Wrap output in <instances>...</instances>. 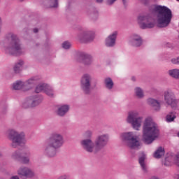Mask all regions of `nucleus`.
I'll return each instance as SVG.
<instances>
[{
    "mask_svg": "<svg viewBox=\"0 0 179 179\" xmlns=\"http://www.w3.org/2000/svg\"><path fill=\"white\" fill-rule=\"evenodd\" d=\"M142 44V39L141 38V36L138 35H134L133 36V43L132 45L135 47H139Z\"/></svg>",
    "mask_w": 179,
    "mask_h": 179,
    "instance_id": "nucleus-23",
    "label": "nucleus"
},
{
    "mask_svg": "<svg viewBox=\"0 0 179 179\" xmlns=\"http://www.w3.org/2000/svg\"><path fill=\"white\" fill-rule=\"evenodd\" d=\"M80 58L82 59V62L85 63V65H90L92 64V61H93L92 56L86 54L81 55Z\"/></svg>",
    "mask_w": 179,
    "mask_h": 179,
    "instance_id": "nucleus-21",
    "label": "nucleus"
},
{
    "mask_svg": "<svg viewBox=\"0 0 179 179\" xmlns=\"http://www.w3.org/2000/svg\"><path fill=\"white\" fill-rule=\"evenodd\" d=\"M127 121L136 131L139 130L141 125H142V117L138 116V112L136 111L129 112Z\"/></svg>",
    "mask_w": 179,
    "mask_h": 179,
    "instance_id": "nucleus-8",
    "label": "nucleus"
},
{
    "mask_svg": "<svg viewBox=\"0 0 179 179\" xmlns=\"http://www.w3.org/2000/svg\"><path fill=\"white\" fill-rule=\"evenodd\" d=\"M90 76L84 74L81 79V87L85 93H89L90 91Z\"/></svg>",
    "mask_w": 179,
    "mask_h": 179,
    "instance_id": "nucleus-13",
    "label": "nucleus"
},
{
    "mask_svg": "<svg viewBox=\"0 0 179 179\" xmlns=\"http://www.w3.org/2000/svg\"><path fill=\"white\" fill-rule=\"evenodd\" d=\"M122 2L124 3V5H125V3H127V0H122Z\"/></svg>",
    "mask_w": 179,
    "mask_h": 179,
    "instance_id": "nucleus-39",
    "label": "nucleus"
},
{
    "mask_svg": "<svg viewBox=\"0 0 179 179\" xmlns=\"http://www.w3.org/2000/svg\"><path fill=\"white\" fill-rule=\"evenodd\" d=\"M171 62H173V64H179V57L176 59H172Z\"/></svg>",
    "mask_w": 179,
    "mask_h": 179,
    "instance_id": "nucleus-32",
    "label": "nucleus"
},
{
    "mask_svg": "<svg viewBox=\"0 0 179 179\" xmlns=\"http://www.w3.org/2000/svg\"><path fill=\"white\" fill-rule=\"evenodd\" d=\"M96 2H99V3L103 2V0H96Z\"/></svg>",
    "mask_w": 179,
    "mask_h": 179,
    "instance_id": "nucleus-40",
    "label": "nucleus"
},
{
    "mask_svg": "<svg viewBox=\"0 0 179 179\" xmlns=\"http://www.w3.org/2000/svg\"><path fill=\"white\" fill-rule=\"evenodd\" d=\"M117 38V31L113 32L106 40V45L107 47H113L115 45V40Z\"/></svg>",
    "mask_w": 179,
    "mask_h": 179,
    "instance_id": "nucleus-16",
    "label": "nucleus"
},
{
    "mask_svg": "<svg viewBox=\"0 0 179 179\" xmlns=\"http://www.w3.org/2000/svg\"><path fill=\"white\" fill-rule=\"evenodd\" d=\"M85 136H87V137L92 136V131H87L85 134Z\"/></svg>",
    "mask_w": 179,
    "mask_h": 179,
    "instance_id": "nucleus-35",
    "label": "nucleus"
},
{
    "mask_svg": "<svg viewBox=\"0 0 179 179\" xmlns=\"http://www.w3.org/2000/svg\"><path fill=\"white\" fill-rule=\"evenodd\" d=\"M177 1H179V0H177Z\"/></svg>",
    "mask_w": 179,
    "mask_h": 179,
    "instance_id": "nucleus-44",
    "label": "nucleus"
},
{
    "mask_svg": "<svg viewBox=\"0 0 179 179\" xmlns=\"http://www.w3.org/2000/svg\"><path fill=\"white\" fill-rule=\"evenodd\" d=\"M35 92L36 93H41V92H44V93H45L48 96H54L52 87H50V85L47 84H39L36 87Z\"/></svg>",
    "mask_w": 179,
    "mask_h": 179,
    "instance_id": "nucleus-11",
    "label": "nucleus"
},
{
    "mask_svg": "<svg viewBox=\"0 0 179 179\" xmlns=\"http://www.w3.org/2000/svg\"><path fill=\"white\" fill-rule=\"evenodd\" d=\"M37 80L38 78L37 77H33L29 79L25 83L22 81H17L13 85V89L14 90H20V89H24L26 90V87H33L35 83H37Z\"/></svg>",
    "mask_w": 179,
    "mask_h": 179,
    "instance_id": "nucleus-10",
    "label": "nucleus"
},
{
    "mask_svg": "<svg viewBox=\"0 0 179 179\" xmlns=\"http://www.w3.org/2000/svg\"><path fill=\"white\" fill-rule=\"evenodd\" d=\"M94 38V36L90 32H85L81 36H80V40L82 43H87L89 41H92Z\"/></svg>",
    "mask_w": 179,
    "mask_h": 179,
    "instance_id": "nucleus-17",
    "label": "nucleus"
},
{
    "mask_svg": "<svg viewBox=\"0 0 179 179\" xmlns=\"http://www.w3.org/2000/svg\"><path fill=\"white\" fill-rule=\"evenodd\" d=\"M174 120H176V114L174 113H170L166 117V122H173Z\"/></svg>",
    "mask_w": 179,
    "mask_h": 179,
    "instance_id": "nucleus-26",
    "label": "nucleus"
},
{
    "mask_svg": "<svg viewBox=\"0 0 179 179\" xmlns=\"http://www.w3.org/2000/svg\"><path fill=\"white\" fill-rule=\"evenodd\" d=\"M135 93H136V96H137V97H143V91L142 90V89L139 88V87H136L135 89Z\"/></svg>",
    "mask_w": 179,
    "mask_h": 179,
    "instance_id": "nucleus-29",
    "label": "nucleus"
},
{
    "mask_svg": "<svg viewBox=\"0 0 179 179\" xmlns=\"http://www.w3.org/2000/svg\"><path fill=\"white\" fill-rule=\"evenodd\" d=\"M108 142V135H101L99 136L95 141L96 145L92 140L85 139L81 141V145L83 149L87 152L96 153L100 150V149L104 148Z\"/></svg>",
    "mask_w": 179,
    "mask_h": 179,
    "instance_id": "nucleus-2",
    "label": "nucleus"
},
{
    "mask_svg": "<svg viewBox=\"0 0 179 179\" xmlns=\"http://www.w3.org/2000/svg\"><path fill=\"white\" fill-rule=\"evenodd\" d=\"M38 31V29H37V28H35L34 29V33H37Z\"/></svg>",
    "mask_w": 179,
    "mask_h": 179,
    "instance_id": "nucleus-37",
    "label": "nucleus"
},
{
    "mask_svg": "<svg viewBox=\"0 0 179 179\" xmlns=\"http://www.w3.org/2000/svg\"><path fill=\"white\" fill-rule=\"evenodd\" d=\"M138 22L141 29H152L155 27V20L149 15H140Z\"/></svg>",
    "mask_w": 179,
    "mask_h": 179,
    "instance_id": "nucleus-9",
    "label": "nucleus"
},
{
    "mask_svg": "<svg viewBox=\"0 0 179 179\" xmlns=\"http://www.w3.org/2000/svg\"><path fill=\"white\" fill-rule=\"evenodd\" d=\"M115 1H117V0H107V3H108V5H113V3H114V2H115Z\"/></svg>",
    "mask_w": 179,
    "mask_h": 179,
    "instance_id": "nucleus-33",
    "label": "nucleus"
},
{
    "mask_svg": "<svg viewBox=\"0 0 179 179\" xmlns=\"http://www.w3.org/2000/svg\"><path fill=\"white\" fill-rule=\"evenodd\" d=\"M25 156H30V152H27L24 154H19L17 152H15L13 155V158L15 159L16 160H20L22 163H24V164H27V163H29L30 159H29V157H27Z\"/></svg>",
    "mask_w": 179,
    "mask_h": 179,
    "instance_id": "nucleus-14",
    "label": "nucleus"
},
{
    "mask_svg": "<svg viewBox=\"0 0 179 179\" xmlns=\"http://www.w3.org/2000/svg\"><path fill=\"white\" fill-rule=\"evenodd\" d=\"M8 136L10 139L13 141V148L17 146H23L26 143V140L24 139V134H19L16 131L11 129L8 131Z\"/></svg>",
    "mask_w": 179,
    "mask_h": 179,
    "instance_id": "nucleus-7",
    "label": "nucleus"
},
{
    "mask_svg": "<svg viewBox=\"0 0 179 179\" xmlns=\"http://www.w3.org/2000/svg\"><path fill=\"white\" fill-rule=\"evenodd\" d=\"M162 156H164V148L159 147L154 153L155 159H160Z\"/></svg>",
    "mask_w": 179,
    "mask_h": 179,
    "instance_id": "nucleus-22",
    "label": "nucleus"
},
{
    "mask_svg": "<svg viewBox=\"0 0 179 179\" xmlns=\"http://www.w3.org/2000/svg\"><path fill=\"white\" fill-rule=\"evenodd\" d=\"M23 68V61L20 60L14 66L15 73H19Z\"/></svg>",
    "mask_w": 179,
    "mask_h": 179,
    "instance_id": "nucleus-24",
    "label": "nucleus"
},
{
    "mask_svg": "<svg viewBox=\"0 0 179 179\" xmlns=\"http://www.w3.org/2000/svg\"><path fill=\"white\" fill-rule=\"evenodd\" d=\"M154 10L157 13V21L158 27H167V25L170 24L173 17L171 10L166 6H155Z\"/></svg>",
    "mask_w": 179,
    "mask_h": 179,
    "instance_id": "nucleus-3",
    "label": "nucleus"
},
{
    "mask_svg": "<svg viewBox=\"0 0 179 179\" xmlns=\"http://www.w3.org/2000/svg\"><path fill=\"white\" fill-rule=\"evenodd\" d=\"M69 176H66V175H62L61 176L59 179H69Z\"/></svg>",
    "mask_w": 179,
    "mask_h": 179,
    "instance_id": "nucleus-34",
    "label": "nucleus"
},
{
    "mask_svg": "<svg viewBox=\"0 0 179 179\" xmlns=\"http://www.w3.org/2000/svg\"><path fill=\"white\" fill-rule=\"evenodd\" d=\"M132 80H135V78H134V77H133V78H132Z\"/></svg>",
    "mask_w": 179,
    "mask_h": 179,
    "instance_id": "nucleus-43",
    "label": "nucleus"
},
{
    "mask_svg": "<svg viewBox=\"0 0 179 179\" xmlns=\"http://www.w3.org/2000/svg\"><path fill=\"white\" fill-rule=\"evenodd\" d=\"M7 40L10 41V47L7 49V52L12 54L13 55H19L22 53V48H20V43H19V38L16 35L10 34L7 36Z\"/></svg>",
    "mask_w": 179,
    "mask_h": 179,
    "instance_id": "nucleus-6",
    "label": "nucleus"
},
{
    "mask_svg": "<svg viewBox=\"0 0 179 179\" xmlns=\"http://www.w3.org/2000/svg\"><path fill=\"white\" fill-rule=\"evenodd\" d=\"M19 176H22L23 177H33L34 173L29 168L21 167L17 171Z\"/></svg>",
    "mask_w": 179,
    "mask_h": 179,
    "instance_id": "nucleus-15",
    "label": "nucleus"
},
{
    "mask_svg": "<svg viewBox=\"0 0 179 179\" xmlns=\"http://www.w3.org/2000/svg\"><path fill=\"white\" fill-rule=\"evenodd\" d=\"M64 145V138L58 133L53 134L48 140V145L45 150V154L49 157H54L55 149L61 148Z\"/></svg>",
    "mask_w": 179,
    "mask_h": 179,
    "instance_id": "nucleus-4",
    "label": "nucleus"
},
{
    "mask_svg": "<svg viewBox=\"0 0 179 179\" xmlns=\"http://www.w3.org/2000/svg\"><path fill=\"white\" fill-rule=\"evenodd\" d=\"M10 179H19L18 176H13Z\"/></svg>",
    "mask_w": 179,
    "mask_h": 179,
    "instance_id": "nucleus-36",
    "label": "nucleus"
},
{
    "mask_svg": "<svg viewBox=\"0 0 179 179\" xmlns=\"http://www.w3.org/2000/svg\"><path fill=\"white\" fill-rule=\"evenodd\" d=\"M174 179H179V175H176L174 176Z\"/></svg>",
    "mask_w": 179,
    "mask_h": 179,
    "instance_id": "nucleus-38",
    "label": "nucleus"
},
{
    "mask_svg": "<svg viewBox=\"0 0 179 179\" xmlns=\"http://www.w3.org/2000/svg\"><path fill=\"white\" fill-rule=\"evenodd\" d=\"M151 179H159V178H157L156 177H152Z\"/></svg>",
    "mask_w": 179,
    "mask_h": 179,
    "instance_id": "nucleus-42",
    "label": "nucleus"
},
{
    "mask_svg": "<svg viewBox=\"0 0 179 179\" xmlns=\"http://www.w3.org/2000/svg\"><path fill=\"white\" fill-rule=\"evenodd\" d=\"M67 111H69V106L67 105H63L59 107L57 110V115L62 117V115H65Z\"/></svg>",
    "mask_w": 179,
    "mask_h": 179,
    "instance_id": "nucleus-20",
    "label": "nucleus"
},
{
    "mask_svg": "<svg viewBox=\"0 0 179 179\" xmlns=\"http://www.w3.org/2000/svg\"><path fill=\"white\" fill-rule=\"evenodd\" d=\"M164 100L166 104L171 106V107H176V106H177V100L174 96V93L170 90H167L164 92Z\"/></svg>",
    "mask_w": 179,
    "mask_h": 179,
    "instance_id": "nucleus-12",
    "label": "nucleus"
},
{
    "mask_svg": "<svg viewBox=\"0 0 179 179\" xmlns=\"http://www.w3.org/2000/svg\"><path fill=\"white\" fill-rule=\"evenodd\" d=\"M145 160H146V155H145V153L143 152H141L138 159V162L140 166H141L142 170H143L144 171H146L148 166H146Z\"/></svg>",
    "mask_w": 179,
    "mask_h": 179,
    "instance_id": "nucleus-18",
    "label": "nucleus"
},
{
    "mask_svg": "<svg viewBox=\"0 0 179 179\" xmlns=\"http://www.w3.org/2000/svg\"><path fill=\"white\" fill-rule=\"evenodd\" d=\"M51 2H54V4L51 6L52 8H58V0H51Z\"/></svg>",
    "mask_w": 179,
    "mask_h": 179,
    "instance_id": "nucleus-31",
    "label": "nucleus"
},
{
    "mask_svg": "<svg viewBox=\"0 0 179 179\" xmlns=\"http://www.w3.org/2000/svg\"><path fill=\"white\" fill-rule=\"evenodd\" d=\"M41 103V99H38V97H36L34 99L32 100V103L29 107H36V106H38Z\"/></svg>",
    "mask_w": 179,
    "mask_h": 179,
    "instance_id": "nucleus-28",
    "label": "nucleus"
},
{
    "mask_svg": "<svg viewBox=\"0 0 179 179\" xmlns=\"http://www.w3.org/2000/svg\"><path fill=\"white\" fill-rule=\"evenodd\" d=\"M148 104L154 107L156 111H159V110H160V102L157 101V100L150 98L148 100Z\"/></svg>",
    "mask_w": 179,
    "mask_h": 179,
    "instance_id": "nucleus-19",
    "label": "nucleus"
},
{
    "mask_svg": "<svg viewBox=\"0 0 179 179\" xmlns=\"http://www.w3.org/2000/svg\"><path fill=\"white\" fill-rule=\"evenodd\" d=\"M143 2H144V3H146V2H148V0H142Z\"/></svg>",
    "mask_w": 179,
    "mask_h": 179,
    "instance_id": "nucleus-41",
    "label": "nucleus"
},
{
    "mask_svg": "<svg viewBox=\"0 0 179 179\" xmlns=\"http://www.w3.org/2000/svg\"><path fill=\"white\" fill-rule=\"evenodd\" d=\"M62 47L65 50H68L69 48H71V43L68 41H65L64 43H62Z\"/></svg>",
    "mask_w": 179,
    "mask_h": 179,
    "instance_id": "nucleus-30",
    "label": "nucleus"
},
{
    "mask_svg": "<svg viewBox=\"0 0 179 179\" xmlns=\"http://www.w3.org/2000/svg\"><path fill=\"white\" fill-rule=\"evenodd\" d=\"M143 138L147 145L152 143L159 136V129L152 117H147L143 127Z\"/></svg>",
    "mask_w": 179,
    "mask_h": 179,
    "instance_id": "nucleus-1",
    "label": "nucleus"
},
{
    "mask_svg": "<svg viewBox=\"0 0 179 179\" xmlns=\"http://www.w3.org/2000/svg\"><path fill=\"white\" fill-rule=\"evenodd\" d=\"M105 85L108 89H112L114 83H113V80H111V78H106L105 80Z\"/></svg>",
    "mask_w": 179,
    "mask_h": 179,
    "instance_id": "nucleus-27",
    "label": "nucleus"
},
{
    "mask_svg": "<svg viewBox=\"0 0 179 179\" xmlns=\"http://www.w3.org/2000/svg\"><path fill=\"white\" fill-rule=\"evenodd\" d=\"M120 138L130 149H139L141 148V142L134 132L122 133Z\"/></svg>",
    "mask_w": 179,
    "mask_h": 179,
    "instance_id": "nucleus-5",
    "label": "nucleus"
},
{
    "mask_svg": "<svg viewBox=\"0 0 179 179\" xmlns=\"http://www.w3.org/2000/svg\"><path fill=\"white\" fill-rule=\"evenodd\" d=\"M169 76L176 79H179V69L170 70L169 71Z\"/></svg>",
    "mask_w": 179,
    "mask_h": 179,
    "instance_id": "nucleus-25",
    "label": "nucleus"
}]
</instances>
